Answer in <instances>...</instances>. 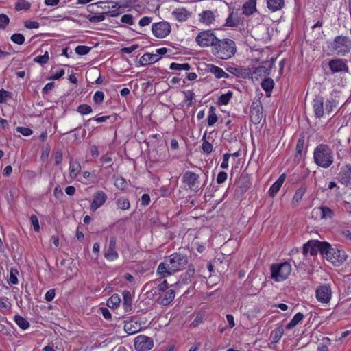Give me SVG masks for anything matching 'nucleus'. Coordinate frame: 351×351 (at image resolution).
<instances>
[{
    "label": "nucleus",
    "instance_id": "63",
    "mask_svg": "<svg viewBox=\"0 0 351 351\" xmlns=\"http://www.w3.org/2000/svg\"><path fill=\"white\" fill-rule=\"evenodd\" d=\"M228 175L225 171H220L217 177V182L218 184L223 183L227 179Z\"/></svg>",
    "mask_w": 351,
    "mask_h": 351
},
{
    "label": "nucleus",
    "instance_id": "24",
    "mask_svg": "<svg viewBox=\"0 0 351 351\" xmlns=\"http://www.w3.org/2000/svg\"><path fill=\"white\" fill-rule=\"evenodd\" d=\"M261 87L265 90L267 97H270L274 87V82L270 77L265 78L261 82Z\"/></svg>",
    "mask_w": 351,
    "mask_h": 351
},
{
    "label": "nucleus",
    "instance_id": "55",
    "mask_svg": "<svg viewBox=\"0 0 351 351\" xmlns=\"http://www.w3.org/2000/svg\"><path fill=\"white\" fill-rule=\"evenodd\" d=\"M11 97V93L5 90L4 89L0 90V104L6 102L7 98Z\"/></svg>",
    "mask_w": 351,
    "mask_h": 351
},
{
    "label": "nucleus",
    "instance_id": "15",
    "mask_svg": "<svg viewBox=\"0 0 351 351\" xmlns=\"http://www.w3.org/2000/svg\"><path fill=\"white\" fill-rule=\"evenodd\" d=\"M337 179L343 184L348 185L351 183V165H346L341 167Z\"/></svg>",
    "mask_w": 351,
    "mask_h": 351
},
{
    "label": "nucleus",
    "instance_id": "22",
    "mask_svg": "<svg viewBox=\"0 0 351 351\" xmlns=\"http://www.w3.org/2000/svg\"><path fill=\"white\" fill-rule=\"evenodd\" d=\"M286 178V174H281L278 179L272 184V186L269 189V195L271 197H274L277 193L279 191L280 187L282 186Z\"/></svg>",
    "mask_w": 351,
    "mask_h": 351
},
{
    "label": "nucleus",
    "instance_id": "10",
    "mask_svg": "<svg viewBox=\"0 0 351 351\" xmlns=\"http://www.w3.org/2000/svg\"><path fill=\"white\" fill-rule=\"evenodd\" d=\"M171 30L170 24L167 21H160L152 24V31L154 36L164 38L167 36Z\"/></svg>",
    "mask_w": 351,
    "mask_h": 351
},
{
    "label": "nucleus",
    "instance_id": "42",
    "mask_svg": "<svg viewBox=\"0 0 351 351\" xmlns=\"http://www.w3.org/2000/svg\"><path fill=\"white\" fill-rule=\"evenodd\" d=\"M217 120L218 117L215 112V108L211 106L208 112V125L209 126H212L217 121Z\"/></svg>",
    "mask_w": 351,
    "mask_h": 351
},
{
    "label": "nucleus",
    "instance_id": "64",
    "mask_svg": "<svg viewBox=\"0 0 351 351\" xmlns=\"http://www.w3.org/2000/svg\"><path fill=\"white\" fill-rule=\"evenodd\" d=\"M39 23L33 21H27L25 23V27L28 29H37L39 27Z\"/></svg>",
    "mask_w": 351,
    "mask_h": 351
},
{
    "label": "nucleus",
    "instance_id": "5",
    "mask_svg": "<svg viewBox=\"0 0 351 351\" xmlns=\"http://www.w3.org/2000/svg\"><path fill=\"white\" fill-rule=\"evenodd\" d=\"M322 256L327 261H330L335 266L341 265L346 261L347 255L343 250L337 247H332L328 242H326Z\"/></svg>",
    "mask_w": 351,
    "mask_h": 351
},
{
    "label": "nucleus",
    "instance_id": "13",
    "mask_svg": "<svg viewBox=\"0 0 351 351\" xmlns=\"http://www.w3.org/2000/svg\"><path fill=\"white\" fill-rule=\"evenodd\" d=\"M317 300L321 303L328 304L332 297V290L328 284H324L317 287L315 292Z\"/></svg>",
    "mask_w": 351,
    "mask_h": 351
},
{
    "label": "nucleus",
    "instance_id": "34",
    "mask_svg": "<svg viewBox=\"0 0 351 351\" xmlns=\"http://www.w3.org/2000/svg\"><path fill=\"white\" fill-rule=\"evenodd\" d=\"M110 5H108L107 8L108 10L106 11V14L110 16H117L119 14V12H117V10L121 8V5L117 2H109Z\"/></svg>",
    "mask_w": 351,
    "mask_h": 351
},
{
    "label": "nucleus",
    "instance_id": "6",
    "mask_svg": "<svg viewBox=\"0 0 351 351\" xmlns=\"http://www.w3.org/2000/svg\"><path fill=\"white\" fill-rule=\"evenodd\" d=\"M329 47L336 55L343 56L351 50V40L345 36H337L330 43Z\"/></svg>",
    "mask_w": 351,
    "mask_h": 351
},
{
    "label": "nucleus",
    "instance_id": "57",
    "mask_svg": "<svg viewBox=\"0 0 351 351\" xmlns=\"http://www.w3.org/2000/svg\"><path fill=\"white\" fill-rule=\"evenodd\" d=\"M16 131L25 136H28L32 134V130L26 127H17L16 128Z\"/></svg>",
    "mask_w": 351,
    "mask_h": 351
},
{
    "label": "nucleus",
    "instance_id": "20",
    "mask_svg": "<svg viewBox=\"0 0 351 351\" xmlns=\"http://www.w3.org/2000/svg\"><path fill=\"white\" fill-rule=\"evenodd\" d=\"M163 295L158 299V302L164 306L169 304L175 298V291L173 289H168L163 292Z\"/></svg>",
    "mask_w": 351,
    "mask_h": 351
},
{
    "label": "nucleus",
    "instance_id": "3",
    "mask_svg": "<svg viewBox=\"0 0 351 351\" xmlns=\"http://www.w3.org/2000/svg\"><path fill=\"white\" fill-rule=\"evenodd\" d=\"M313 160L317 166L327 169L334 162L333 152L327 144H319L314 149Z\"/></svg>",
    "mask_w": 351,
    "mask_h": 351
},
{
    "label": "nucleus",
    "instance_id": "12",
    "mask_svg": "<svg viewBox=\"0 0 351 351\" xmlns=\"http://www.w3.org/2000/svg\"><path fill=\"white\" fill-rule=\"evenodd\" d=\"M134 345L136 351H149L153 348L154 341L151 337L141 335L135 338Z\"/></svg>",
    "mask_w": 351,
    "mask_h": 351
},
{
    "label": "nucleus",
    "instance_id": "30",
    "mask_svg": "<svg viewBox=\"0 0 351 351\" xmlns=\"http://www.w3.org/2000/svg\"><path fill=\"white\" fill-rule=\"evenodd\" d=\"M250 119L254 124H258L262 119V108H256L250 110Z\"/></svg>",
    "mask_w": 351,
    "mask_h": 351
},
{
    "label": "nucleus",
    "instance_id": "21",
    "mask_svg": "<svg viewBox=\"0 0 351 351\" xmlns=\"http://www.w3.org/2000/svg\"><path fill=\"white\" fill-rule=\"evenodd\" d=\"M160 59L158 54L146 53L141 57L139 63L141 65L150 64L156 62Z\"/></svg>",
    "mask_w": 351,
    "mask_h": 351
},
{
    "label": "nucleus",
    "instance_id": "36",
    "mask_svg": "<svg viewBox=\"0 0 351 351\" xmlns=\"http://www.w3.org/2000/svg\"><path fill=\"white\" fill-rule=\"evenodd\" d=\"M226 70L229 73H230L236 76L247 77V75H246L247 69H243L242 67L228 66L226 68Z\"/></svg>",
    "mask_w": 351,
    "mask_h": 351
},
{
    "label": "nucleus",
    "instance_id": "19",
    "mask_svg": "<svg viewBox=\"0 0 351 351\" xmlns=\"http://www.w3.org/2000/svg\"><path fill=\"white\" fill-rule=\"evenodd\" d=\"M172 15L179 22L186 21L191 15V13L184 8H179L172 12Z\"/></svg>",
    "mask_w": 351,
    "mask_h": 351
},
{
    "label": "nucleus",
    "instance_id": "43",
    "mask_svg": "<svg viewBox=\"0 0 351 351\" xmlns=\"http://www.w3.org/2000/svg\"><path fill=\"white\" fill-rule=\"evenodd\" d=\"M232 97V92L228 91L226 94L221 95L218 99V104L220 105H227Z\"/></svg>",
    "mask_w": 351,
    "mask_h": 351
},
{
    "label": "nucleus",
    "instance_id": "8",
    "mask_svg": "<svg viewBox=\"0 0 351 351\" xmlns=\"http://www.w3.org/2000/svg\"><path fill=\"white\" fill-rule=\"evenodd\" d=\"M199 178V175L193 171H187L182 176V182L190 190L198 192L204 185V184L202 186H199L200 182Z\"/></svg>",
    "mask_w": 351,
    "mask_h": 351
},
{
    "label": "nucleus",
    "instance_id": "50",
    "mask_svg": "<svg viewBox=\"0 0 351 351\" xmlns=\"http://www.w3.org/2000/svg\"><path fill=\"white\" fill-rule=\"evenodd\" d=\"M124 330L129 335L134 334V333L137 332L139 330L138 327L134 326L131 322L126 323L125 324Z\"/></svg>",
    "mask_w": 351,
    "mask_h": 351
},
{
    "label": "nucleus",
    "instance_id": "46",
    "mask_svg": "<svg viewBox=\"0 0 351 351\" xmlns=\"http://www.w3.org/2000/svg\"><path fill=\"white\" fill-rule=\"evenodd\" d=\"M114 185L117 189L124 190L126 189L128 184L123 177H118L114 180Z\"/></svg>",
    "mask_w": 351,
    "mask_h": 351
},
{
    "label": "nucleus",
    "instance_id": "39",
    "mask_svg": "<svg viewBox=\"0 0 351 351\" xmlns=\"http://www.w3.org/2000/svg\"><path fill=\"white\" fill-rule=\"evenodd\" d=\"M14 322L23 330H26L29 327V322L20 315L14 316Z\"/></svg>",
    "mask_w": 351,
    "mask_h": 351
},
{
    "label": "nucleus",
    "instance_id": "40",
    "mask_svg": "<svg viewBox=\"0 0 351 351\" xmlns=\"http://www.w3.org/2000/svg\"><path fill=\"white\" fill-rule=\"evenodd\" d=\"M117 206L121 210H128L130 207V203L128 198L122 197L116 201Z\"/></svg>",
    "mask_w": 351,
    "mask_h": 351
},
{
    "label": "nucleus",
    "instance_id": "52",
    "mask_svg": "<svg viewBox=\"0 0 351 351\" xmlns=\"http://www.w3.org/2000/svg\"><path fill=\"white\" fill-rule=\"evenodd\" d=\"M9 17L4 14H0V29H4L6 26L9 24Z\"/></svg>",
    "mask_w": 351,
    "mask_h": 351
},
{
    "label": "nucleus",
    "instance_id": "2",
    "mask_svg": "<svg viewBox=\"0 0 351 351\" xmlns=\"http://www.w3.org/2000/svg\"><path fill=\"white\" fill-rule=\"evenodd\" d=\"M339 101L337 97L331 95L326 99L324 103V97L321 95H317L313 100V108L315 113V116L317 118L323 117L324 112L328 115H330L333 109L337 106Z\"/></svg>",
    "mask_w": 351,
    "mask_h": 351
},
{
    "label": "nucleus",
    "instance_id": "27",
    "mask_svg": "<svg viewBox=\"0 0 351 351\" xmlns=\"http://www.w3.org/2000/svg\"><path fill=\"white\" fill-rule=\"evenodd\" d=\"M200 21L206 25L211 24L215 20L214 13L210 10L204 11L199 14Z\"/></svg>",
    "mask_w": 351,
    "mask_h": 351
},
{
    "label": "nucleus",
    "instance_id": "48",
    "mask_svg": "<svg viewBox=\"0 0 351 351\" xmlns=\"http://www.w3.org/2000/svg\"><path fill=\"white\" fill-rule=\"evenodd\" d=\"M90 49L91 48L90 47L85 45H79L76 47L75 51L78 55L84 56L88 54Z\"/></svg>",
    "mask_w": 351,
    "mask_h": 351
},
{
    "label": "nucleus",
    "instance_id": "18",
    "mask_svg": "<svg viewBox=\"0 0 351 351\" xmlns=\"http://www.w3.org/2000/svg\"><path fill=\"white\" fill-rule=\"evenodd\" d=\"M116 247V238L115 237H111L110 239V243L108 248L104 253L105 258L108 261H114L116 260L119 255L117 251L115 250Z\"/></svg>",
    "mask_w": 351,
    "mask_h": 351
},
{
    "label": "nucleus",
    "instance_id": "41",
    "mask_svg": "<svg viewBox=\"0 0 351 351\" xmlns=\"http://www.w3.org/2000/svg\"><path fill=\"white\" fill-rule=\"evenodd\" d=\"M170 69L171 70H176V71H189L191 69V65L188 63H184V64H178L176 62H172L170 64L169 66Z\"/></svg>",
    "mask_w": 351,
    "mask_h": 351
},
{
    "label": "nucleus",
    "instance_id": "16",
    "mask_svg": "<svg viewBox=\"0 0 351 351\" xmlns=\"http://www.w3.org/2000/svg\"><path fill=\"white\" fill-rule=\"evenodd\" d=\"M269 74V70L265 66L253 67L252 70L247 69L246 73L247 76L251 75V78L255 80H258L260 77L265 76Z\"/></svg>",
    "mask_w": 351,
    "mask_h": 351
},
{
    "label": "nucleus",
    "instance_id": "38",
    "mask_svg": "<svg viewBox=\"0 0 351 351\" xmlns=\"http://www.w3.org/2000/svg\"><path fill=\"white\" fill-rule=\"evenodd\" d=\"M319 209L322 212L321 219H332L335 215L334 211L326 206H322Z\"/></svg>",
    "mask_w": 351,
    "mask_h": 351
},
{
    "label": "nucleus",
    "instance_id": "23",
    "mask_svg": "<svg viewBox=\"0 0 351 351\" xmlns=\"http://www.w3.org/2000/svg\"><path fill=\"white\" fill-rule=\"evenodd\" d=\"M207 70L208 72L213 73L218 79L229 77V74L224 72L222 69L214 64H208Z\"/></svg>",
    "mask_w": 351,
    "mask_h": 351
},
{
    "label": "nucleus",
    "instance_id": "28",
    "mask_svg": "<svg viewBox=\"0 0 351 351\" xmlns=\"http://www.w3.org/2000/svg\"><path fill=\"white\" fill-rule=\"evenodd\" d=\"M195 274V269L193 265H189L188 269L186 273L182 276L179 283L187 284L192 280Z\"/></svg>",
    "mask_w": 351,
    "mask_h": 351
},
{
    "label": "nucleus",
    "instance_id": "51",
    "mask_svg": "<svg viewBox=\"0 0 351 351\" xmlns=\"http://www.w3.org/2000/svg\"><path fill=\"white\" fill-rule=\"evenodd\" d=\"M10 38L13 43L18 45H22L25 41L23 35L19 33L14 34Z\"/></svg>",
    "mask_w": 351,
    "mask_h": 351
},
{
    "label": "nucleus",
    "instance_id": "35",
    "mask_svg": "<svg viewBox=\"0 0 351 351\" xmlns=\"http://www.w3.org/2000/svg\"><path fill=\"white\" fill-rule=\"evenodd\" d=\"M121 298L119 294H113L108 300L107 306L110 308H114L119 306Z\"/></svg>",
    "mask_w": 351,
    "mask_h": 351
},
{
    "label": "nucleus",
    "instance_id": "1",
    "mask_svg": "<svg viewBox=\"0 0 351 351\" xmlns=\"http://www.w3.org/2000/svg\"><path fill=\"white\" fill-rule=\"evenodd\" d=\"M187 263L188 258L186 255L173 253L165 257V261L158 265L156 274L162 278L169 276L173 273L183 269Z\"/></svg>",
    "mask_w": 351,
    "mask_h": 351
},
{
    "label": "nucleus",
    "instance_id": "44",
    "mask_svg": "<svg viewBox=\"0 0 351 351\" xmlns=\"http://www.w3.org/2000/svg\"><path fill=\"white\" fill-rule=\"evenodd\" d=\"M31 4L25 0H19L15 4V9L16 10H27L30 8Z\"/></svg>",
    "mask_w": 351,
    "mask_h": 351
},
{
    "label": "nucleus",
    "instance_id": "33",
    "mask_svg": "<svg viewBox=\"0 0 351 351\" xmlns=\"http://www.w3.org/2000/svg\"><path fill=\"white\" fill-rule=\"evenodd\" d=\"M306 191V187L302 186L299 189H298L295 193V195L293 197L292 202L293 204H298L302 199L303 195L305 194Z\"/></svg>",
    "mask_w": 351,
    "mask_h": 351
},
{
    "label": "nucleus",
    "instance_id": "17",
    "mask_svg": "<svg viewBox=\"0 0 351 351\" xmlns=\"http://www.w3.org/2000/svg\"><path fill=\"white\" fill-rule=\"evenodd\" d=\"M107 196L102 191H98L93 197V200L90 205V209L95 211L101 206L106 201Z\"/></svg>",
    "mask_w": 351,
    "mask_h": 351
},
{
    "label": "nucleus",
    "instance_id": "47",
    "mask_svg": "<svg viewBox=\"0 0 351 351\" xmlns=\"http://www.w3.org/2000/svg\"><path fill=\"white\" fill-rule=\"evenodd\" d=\"M77 111L81 114L84 115L92 112L93 110L91 106L88 104H81L77 108Z\"/></svg>",
    "mask_w": 351,
    "mask_h": 351
},
{
    "label": "nucleus",
    "instance_id": "37",
    "mask_svg": "<svg viewBox=\"0 0 351 351\" xmlns=\"http://www.w3.org/2000/svg\"><path fill=\"white\" fill-rule=\"evenodd\" d=\"M304 318V315L302 313H298L294 315L293 319L286 326L287 329H291L297 326Z\"/></svg>",
    "mask_w": 351,
    "mask_h": 351
},
{
    "label": "nucleus",
    "instance_id": "26",
    "mask_svg": "<svg viewBox=\"0 0 351 351\" xmlns=\"http://www.w3.org/2000/svg\"><path fill=\"white\" fill-rule=\"evenodd\" d=\"M284 4V0H267V8L271 12H276L281 10L283 8Z\"/></svg>",
    "mask_w": 351,
    "mask_h": 351
},
{
    "label": "nucleus",
    "instance_id": "14",
    "mask_svg": "<svg viewBox=\"0 0 351 351\" xmlns=\"http://www.w3.org/2000/svg\"><path fill=\"white\" fill-rule=\"evenodd\" d=\"M328 66L332 73L348 71V66L346 59H332L328 62Z\"/></svg>",
    "mask_w": 351,
    "mask_h": 351
},
{
    "label": "nucleus",
    "instance_id": "59",
    "mask_svg": "<svg viewBox=\"0 0 351 351\" xmlns=\"http://www.w3.org/2000/svg\"><path fill=\"white\" fill-rule=\"evenodd\" d=\"M202 148L204 152L206 154H210L213 150V145L208 141L204 140Z\"/></svg>",
    "mask_w": 351,
    "mask_h": 351
},
{
    "label": "nucleus",
    "instance_id": "11",
    "mask_svg": "<svg viewBox=\"0 0 351 351\" xmlns=\"http://www.w3.org/2000/svg\"><path fill=\"white\" fill-rule=\"evenodd\" d=\"M326 244V241H319L317 240H312L308 241L303 246V254L304 255H306L309 253L312 256H315L317 254L318 252L323 254L324 250Z\"/></svg>",
    "mask_w": 351,
    "mask_h": 351
},
{
    "label": "nucleus",
    "instance_id": "61",
    "mask_svg": "<svg viewBox=\"0 0 351 351\" xmlns=\"http://www.w3.org/2000/svg\"><path fill=\"white\" fill-rule=\"evenodd\" d=\"M121 21L125 24L132 25L134 23L133 16L131 14H124L122 16Z\"/></svg>",
    "mask_w": 351,
    "mask_h": 351
},
{
    "label": "nucleus",
    "instance_id": "53",
    "mask_svg": "<svg viewBox=\"0 0 351 351\" xmlns=\"http://www.w3.org/2000/svg\"><path fill=\"white\" fill-rule=\"evenodd\" d=\"M104 98V93L102 91H97L93 96V101L97 104H101Z\"/></svg>",
    "mask_w": 351,
    "mask_h": 351
},
{
    "label": "nucleus",
    "instance_id": "45",
    "mask_svg": "<svg viewBox=\"0 0 351 351\" xmlns=\"http://www.w3.org/2000/svg\"><path fill=\"white\" fill-rule=\"evenodd\" d=\"M106 12L99 14V15H88L87 19L91 23H99L101 22L105 19Z\"/></svg>",
    "mask_w": 351,
    "mask_h": 351
},
{
    "label": "nucleus",
    "instance_id": "32",
    "mask_svg": "<svg viewBox=\"0 0 351 351\" xmlns=\"http://www.w3.org/2000/svg\"><path fill=\"white\" fill-rule=\"evenodd\" d=\"M81 169V165L80 162L75 161L73 162L72 160L70 161V165H69V173L71 178H75L79 173Z\"/></svg>",
    "mask_w": 351,
    "mask_h": 351
},
{
    "label": "nucleus",
    "instance_id": "31",
    "mask_svg": "<svg viewBox=\"0 0 351 351\" xmlns=\"http://www.w3.org/2000/svg\"><path fill=\"white\" fill-rule=\"evenodd\" d=\"M256 10V1L249 0L243 6V13L245 15H250Z\"/></svg>",
    "mask_w": 351,
    "mask_h": 351
},
{
    "label": "nucleus",
    "instance_id": "9",
    "mask_svg": "<svg viewBox=\"0 0 351 351\" xmlns=\"http://www.w3.org/2000/svg\"><path fill=\"white\" fill-rule=\"evenodd\" d=\"M218 38L215 36L212 30L202 31L195 38V41L199 46L206 47L215 46Z\"/></svg>",
    "mask_w": 351,
    "mask_h": 351
},
{
    "label": "nucleus",
    "instance_id": "25",
    "mask_svg": "<svg viewBox=\"0 0 351 351\" xmlns=\"http://www.w3.org/2000/svg\"><path fill=\"white\" fill-rule=\"evenodd\" d=\"M237 187V192L243 193L245 192L249 188V181L245 176H241L239 180L235 182Z\"/></svg>",
    "mask_w": 351,
    "mask_h": 351
},
{
    "label": "nucleus",
    "instance_id": "54",
    "mask_svg": "<svg viewBox=\"0 0 351 351\" xmlns=\"http://www.w3.org/2000/svg\"><path fill=\"white\" fill-rule=\"evenodd\" d=\"M30 221H31V223H32L35 232H39L40 226H39V221H38L37 217L34 215H31Z\"/></svg>",
    "mask_w": 351,
    "mask_h": 351
},
{
    "label": "nucleus",
    "instance_id": "60",
    "mask_svg": "<svg viewBox=\"0 0 351 351\" xmlns=\"http://www.w3.org/2000/svg\"><path fill=\"white\" fill-rule=\"evenodd\" d=\"M204 320V315L202 313H198L195 319L193 321V322L191 324V326L195 328L199 326V324H201Z\"/></svg>",
    "mask_w": 351,
    "mask_h": 351
},
{
    "label": "nucleus",
    "instance_id": "56",
    "mask_svg": "<svg viewBox=\"0 0 351 351\" xmlns=\"http://www.w3.org/2000/svg\"><path fill=\"white\" fill-rule=\"evenodd\" d=\"M110 116H103V117H95V118H93V119H88L85 123H84V125L85 126H88L89 125V123L92 121H97V123H101V122H105L107 120H108L110 119Z\"/></svg>",
    "mask_w": 351,
    "mask_h": 351
},
{
    "label": "nucleus",
    "instance_id": "58",
    "mask_svg": "<svg viewBox=\"0 0 351 351\" xmlns=\"http://www.w3.org/2000/svg\"><path fill=\"white\" fill-rule=\"evenodd\" d=\"M18 274V271L16 269H11L10 270V283L12 285H16L18 284V278L16 277V274Z\"/></svg>",
    "mask_w": 351,
    "mask_h": 351
},
{
    "label": "nucleus",
    "instance_id": "49",
    "mask_svg": "<svg viewBox=\"0 0 351 351\" xmlns=\"http://www.w3.org/2000/svg\"><path fill=\"white\" fill-rule=\"evenodd\" d=\"M49 54L47 51H45L44 55L38 56L34 59V62L39 63L40 64H44L48 62L49 61Z\"/></svg>",
    "mask_w": 351,
    "mask_h": 351
},
{
    "label": "nucleus",
    "instance_id": "4",
    "mask_svg": "<svg viewBox=\"0 0 351 351\" xmlns=\"http://www.w3.org/2000/svg\"><path fill=\"white\" fill-rule=\"evenodd\" d=\"M236 45L231 39H218L213 47V53L218 58L227 60L236 53Z\"/></svg>",
    "mask_w": 351,
    "mask_h": 351
},
{
    "label": "nucleus",
    "instance_id": "62",
    "mask_svg": "<svg viewBox=\"0 0 351 351\" xmlns=\"http://www.w3.org/2000/svg\"><path fill=\"white\" fill-rule=\"evenodd\" d=\"M283 334V329L281 328H278L273 332V339L275 342L279 341Z\"/></svg>",
    "mask_w": 351,
    "mask_h": 351
},
{
    "label": "nucleus",
    "instance_id": "29",
    "mask_svg": "<svg viewBox=\"0 0 351 351\" xmlns=\"http://www.w3.org/2000/svg\"><path fill=\"white\" fill-rule=\"evenodd\" d=\"M123 306L125 312L130 311L132 310V295L130 292L128 291H123Z\"/></svg>",
    "mask_w": 351,
    "mask_h": 351
},
{
    "label": "nucleus",
    "instance_id": "7",
    "mask_svg": "<svg viewBox=\"0 0 351 351\" xmlns=\"http://www.w3.org/2000/svg\"><path fill=\"white\" fill-rule=\"evenodd\" d=\"M291 271V266L288 262L273 264L271 266V278L277 282L287 279Z\"/></svg>",
    "mask_w": 351,
    "mask_h": 351
}]
</instances>
